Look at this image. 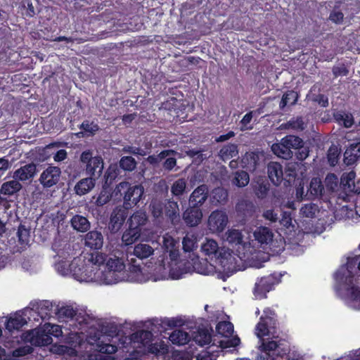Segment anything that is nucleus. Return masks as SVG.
Wrapping results in <instances>:
<instances>
[{"label":"nucleus","mask_w":360,"mask_h":360,"mask_svg":"<svg viewBox=\"0 0 360 360\" xmlns=\"http://www.w3.org/2000/svg\"><path fill=\"white\" fill-rule=\"evenodd\" d=\"M255 330L261 342L259 350L262 352L257 356V360H275L274 356L279 354L278 349L281 338L277 314L274 309L270 307L264 309Z\"/></svg>","instance_id":"1"},{"label":"nucleus","mask_w":360,"mask_h":360,"mask_svg":"<svg viewBox=\"0 0 360 360\" xmlns=\"http://www.w3.org/2000/svg\"><path fill=\"white\" fill-rule=\"evenodd\" d=\"M148 210L154 224L160 229L169 228L170 225L176 226L180 223L179 204L173 199L153 198Z\"/></svg>","instance_id":"2"},{"label":"nucleus","mask_w":360,"mask_h":360,"mask_svg":"<svg viewBox=\"0 0 360 360\" xmlns=\"http://www.w3.org/2000/svg\"><path fill=\"white\" fill-rule=\"evenodd\" d=\"M201 250L211 259H214L215 262L221 266L224 271L231 274L236 271V258L229 249L219 248L217 241L207 239Z\"/></svg>","instance_id":"3"},{"label":"nucleus","mask_w":360,"mask_h":360,"mask_svg":"<svg viewBox=\"0 0 360 360\" xmlns=\"http://www.w3.org/2000/svg\"><path fill=\"white\" fill-rule=\"evenodd\" d=\"M144 194L142 185L132 186L127 181L120 182L115 188L116 200H123V205L126 208L131 210L141 200Z\"/></svg>","instance_id":"4"},{"label":"nucleus","mask_w":360,"mask_h":360,"mask_svg":"<svg viewBox=\"0 0 360 360\" xmlns=\"http://www.w3.org/2000/svg\"><path fill=\"white\" fill-rule=\"evenodd\" d=\"M122 257L115 254L108 256L105 254L99 252H94L91 254L89 261L92 264L100 266L104 265L109 271L110 274H115V272H121L125 269L124 253L122 252Z\"/></svg>","instance_id":"5"},{"label":"nucleus","mask_w":360,"mask_h":360,"mask_svg":"<svg viewBox=\"0 0 360 360\" xmlns=\"http://www.w3.org/2000/svg\"><path fill=\"white\" fill-rule=\"evenodd\" d=\"M79 161L86 175L96 179L101 176L104 168L101 156H93L92 151L86 150L80 155Z\"/></svg>","instance_id":"6"},{"label":"nucleus","mask_w":360,"mask_h":360,"mask_svg":"<svg viewBox=\"0 0 360 360\" xmlns=\"http://www.w3.org/2000/svg\"><path fill=\"white\" fill-rule=\"evenodd\" d=\"M281 281V275L274 273L258 278L255 284L253 294L256 298H266V294L274 290L275 286Z\"/></svg>","instance_id":"7"},{"label":"nucleus","mask_w":360,"mask_h":360,"mask_svg":"<svg viewBox=\"0 0 360 360\" xmlns=\"http://www.w3.org/2000/svg\"><path fill=\"white\" fill-rule=\"evenodd\" d=\"M302 144H304V141L301 138L288 135L283 138L280 143L273 145L272 149L278 156L287 160L292 156L291 150H297Z\"/></svg>","instance_id":"8"},{"label":"nucleus","mask_w":360,"mask_h":360,"mask_svg":"<svg viewBox=\"0 0 360 360\" xmlns=\"http://www.w3.org/2000/svg\"><path fill=\"white\" fill-rule=\"evenodd\" d=\"M358 266L357 255L347 258L346 265L339 268L334 274L335 280L338 283H347V280L352 284L354 280L353 270Z\"/></svg>","instance_id":"9"},{"label":"nucleus","mask_w":360,"mask_h":360,"mask_svg":"<svg viewBox=\"0 0 360 360\" xmlns=\"http://www.w3.org/2000/svg\"><path fill=\"white\" fill-rule=\"evenodd\" d=\"M153 248L148 244L139 243L134 248L133 252L124 254V259H126L129 264L134 269H140V264L136 263V260L134 257L140 259H146L153 254Z\"/></svg>","instance_id":"10"},{"label":"nucleus","mask_w":360,"mask_h":360,"mask_svg":"<svg viewBox=\"0 0 360 360\" xmlns=\"http://www.w3.org/2000/svg\"><path fill=\"white\" fill-rule=\"evenodd\" d=\"M61 170L56 166H49L40 175L39 182L45 188L56 185L60 177Z\"/></svg>","instance_id":"11"},{"label":"nucleus","mask_w":360,"mask_h":360,"mask_svg":"<svg viewBox=\"0 0 360 360\" xmlns=\"http://www.w3.org/2000/svg\"><path fill=\"white\" fill-rule=\"evenodd\" d=\"M129 209L126 208L124 205L117 206L112 212L110 221H109V229L111 232H117L125 219L128 217Z\"/></svg>","instance_id":"12"},{"label":"nucleus","mask_w":360,"mask_h":360,"mask_svg":"<svg viewBox=\"0 0 360 360\" xmlns=\"http://www.w3.org/2000/svg\"><path fill=\"white\" fill-rule=\"evenodd\" d=\"M209 198V188L205 184H202L195 188L191 193L188 198V205L203 210L204 205Z\"/></svg>","instance_id":"13"},{"label":"nucleus","mask_w":360,"mask_h":360,"mask_svg":"<svg viewBox=\"0 0 360 360\" xmlns=\"http://www.w3.org/2000/svg\"><path fill=\"white\" fill-rule=\"evenodd\" d=\"M228 223V216L224 211H213L208 219L210 229L214 232H221L224 230Z\"/></svg>","instance_id":"14"},{"label":"nucleus","mask_w":360,"mask_h":360,"mask_svg":"<svg viewBox=\"0 0 360 360\" xmlns=\"http://www.w3.org/2000/svg\"><path fill=\"white\" fill-rule=\"evenodd\" d=\"M91 268L94 267L91 266ZM69 270L75 278L78 281H87L95 278L96 274L94 273V269H91L89 270V267L84 264L79 266L75 259L69 264Z\"/></svg>","instance_id":"15"},{"label":"nucleus","mask_w":360,"mask_h":360,"mask_svg":"<svg viewBox=\"0 0 360 360\" xmlns=\"http://www.w3.org/2000/svg\"><path fill=\"white\" fill-rule=\"evenodd\" d=\"M202 217V210L191 205H188L182 214L183 220L189 227H194L200 224Z\"/></svg>","instance_id":"16"},{"label":"nucleus","mask_w":360,"mask_h":360,"mask_svg":"<svg viewBox=\"0 0 360 360\" xmlns=\"http://www.w3.org/2000/svg\"><path fill=\"white\" fill-rule=\"evenodd\" d=\"M268 177L273 184L279 186L283 181L284 173L283 166L277 162H270L267 165Z\"/></svg>","instance_id":"17"},{"label":"nucleus","mask_w":360,"mask_h":360,"mask_svg":"<svg viewBox=\"0 0 360 360\" xmlns=\"http://www.w3.org/2000/svg\"><path fill=\"white\" fill-rule=\"evenodd\" d=\"M360 160V141L350 143L344 153V163L350 166Z\"/></svg>","instance_id":"18"},{"label":"nucleus","mask_w":360,"mask_h":360,"mask_svg":"<svg viewBox=\"0 0 360 360\" xmlns=\"http://www.w3.org/2000/svg\"><path fill=\"white\" fill-rule=\"evenodd\" d=\"M37 172V166L34 163L26 164L14 172L13 177L21 181L32 179Z\"/></svg>","instance_id":"19"},{"label":"nucleus","mask_w":360,"mask_h":360,"mask_svg":"<svg viewBox=\"0 0 360 360\" xmlns=\"http://www.w3.org/2000/svg\"><path fill=\"white\" fill-rule=\"evenodd\" d=\"M148 217L145 212L138 210L135 212L127 220L129 228L142 231L143 226L146 225Z\"/></svg>","instance_id":"20"},{"label":"nucleus","mask_w":360,"mask_h":360,"mask_svg":"<svg viewBox=\"0 0 360 360\" xmlns=\"http://www.w3.org/2000/svg\"><path fill=\"white\" fill-rule=\"evenodd\" d=\"M259 162L258 152H247L241 160V165L247 171L253 172L256 170Z\"/></svg>","instance_id":"21"},{"label":"nucleus","mask_w":360,"mask_h":360,"mask_svg":"<svg viewBox=\"0 0 360 360\" xmlns=\"http://www.w3.org/2000/svg\"><path fill=\"white\" fill-rule=\"evenodd\" d=\"M86 246L94 250H99L103 245V236L100 231H91L85 236Z\"/></svg>","instance_id":"22"},{"label":"nucleus","mask_w":360,"mask_h":360,"mask_svg":"<svg viewBox=\"0 0 360 360\" xmlns=\"http://www.w3.org/2000/svg\"><path fill=\"white\" fill-rule=\"evenodd\" d=\"M236 210L238 216L243 219L250 217L255 212L254 204L248 200H239L236 205Z\"/></svg>","instance_id":"23"},{"label":"nucleus","mask_w":360,"mask_h":360,"mask_svg":"<svg viewBox=\"0 0 360 360\" xmlns=\"http://www.w3.org/2000/svg\"><path fill=\"white\" fill-rule=\"evenodd\" d=\"M96 179L89 176L79 180L74 188L75 193L80 196L88 193L95 186Z\"/></svg>","instance_id":"24"},{"label":"nucleus","mask_w":360,"mask_h":360,"mask_svg":"<svg viewBox=\"0 0 360 360\" xmlns=\"http://www.w3.org/2000/svg\"><path fill=\"white\" fill-rule=\"evenodd\" d=\"M209 198L210 202L214 206L224 205L228 200V192L222 187H217L209 193Z\"/></svg>","instance_id":"25"},{"label":"nucleus","mask_w":360,"mask_h":360,"mask_svg":"<svg viewBox=\"0 0 360 360\" xmlns=\"http://www.w3.org/2000/svg\"><path fill=\"white\" fill-rule=\"evenodd\" d=\"M253 234L255 240L261 245H268L273 240L274 233L266 226L258 227Z\"/></svg>","instance_id":"26"},{"label":"nucleus","mask_w":360,"mask_h":360,"mask_svg":"<svg viewBox=\"0 0 360 360\" xmlns=\"http://www.w3.org/2000/svg\"><path fill=\"white\" fill-rule=\"evenodd\" d=\"M323 191L324 186L321 179L317 177L312 178L306 195H309V198H317L322 195Z\"/></svg>","instance_id":"27"},{"label":"nucleus","mask_w":360,"mask_h":360,"mask_svg":"<svg viewBox=\"0 0 360 360\" xmlns=\"http://www.w3.org/2000/svg\"><path fill=\"white\" fill-rule=\"evenodd\" d=\"M72 228L79 232H86L90 228V222L86 217L76 214L70 220Z\"/></svg>","instance_id":"28"},{"label":"nucleus","mask_w":360,"mask_h":360,"mask_svg":"<svg viewBox=\"0 0 360 360\" xmlns=\"http://www.w3.org/2000/svg\"><path fill=\"white\" fill-rule=\"evenodd\" d=\"M171 342L176 345H186L190 340L189 334L183 330H174L169 338Z\"/></svg>","instance_id":"29"},{"label":"nucleus","mask_w":360,"mask_h":360,"mask_svg":"<svg viewBox=\"0 0 360 360\" xmlns=\"http://www.w3.org/2000/svg\"><path fill=\"white\" fill-rule=\"evenodd\" d=\"M27 323L25 319L19 314H15L14 316L10 317L6 323V328L9 331L13 330H19Z\"/></svg>","instance_id":"30"},{"label":"nucleus","mask_w":360,"mask_h":360,"mask_svg":"<svg viewBox=\"0 0 360 360\" xmlns=\"http://www.w3.org/2000/svg\"><path fill=\"white\" fill-rule=\"evenodd\" d=\"M112 198H114V200H116L115 189L112 191L111 188L103 186V188L95 201V204L97 206L101 207L107 204Z\"/></svg>","instance_id":"31"},{"label":"nucleus","mask_w":360,"mask_h":360,"mask_svg":"<svg viewBox=\"0 0 360 360\" xmlns=\"http://www.w3.org/2000/svg\"><path fill=\"white\" fill-rule=\"evenodd\" d=\"M22 185L18 179L11 180L4 183L1 187V193L6 195H11L19 191Z\"/></svg>","instance_id":"32"},{"label":"nucleus","mask_w":360,"mask_h":360,"mask_svg":"<svg viewBox=\"0 0 360 360\" xmlns=\"http://www.w3.org/2000/svg\"><path fill=\"white\" fill-rule=\"evenodd\" d=\"M199 346L209 345L212 341V335L207 328H199L193 338Z\"/></svg>","instance_id":"33"},{"label":"nucleus","mask_w":360,"mask_h":360,"mask_svg":"<svg viewBox=\"0 0 360 360\" xmlns=\"http://www.w3.org/2000/svg\"><path fill=\"white\" fill-rule=\"evenodd\" d=\"M140 231L134 230V229L129 228L123 233L122 236V243L128 246L135 243L141 236Z\"/></svg>","instance_id":"34"},{"label":"nucleus","mask_w":360,"mask_h":360,"mask_svg":"<svg viewBox=\"0 0 360 360\" xmlns=\"http://www.w3.org/2000/svg\"><path fill=\"white\" fill-rule=\"evenodd\" d=\"M176 153H177V152L172 149L163 150L157 155H149L147 158V162H149L150 165H157L167 157L170 156V155L174 156Z\"/></svg>","instance_id":"35"},{"label":"nucleus","mask_w":360,"mask_h":360,"mask_svg":"<svg viewBox=\"0 0 360 360\" xmlns=\"http://www.w3.org/2000/svg\"><path fill=\"white\" fill-rule=\"evenodd\" d=\"M238 153V146L236 144H228L220 149L219 155L224 161H226L236 156Z\"/></svg>","instance_id":"36"},{"label":"nucleus","mask_w":360,"mask_h":360,"mask_svg":"<svg viewBox=\"0 0 360 360\" xmlns=\"http://www.w3.org/2000/svg\"><path fill=\"white\" fill-rule=\"evenodd\" d=\"M217 333L222 337L229 338L233 333V325L230 321H219L216 326Z\"/></svg>","instance_id":"37"},{"label":"nucleus","mask_w":360,"mask_h":360,"mask_svg":"<svg viewBox=\"0 0 360 360\" xmlns=\"http://www.w3.org/2000/svg\"><path fill=\"white\" fill-rule=\"evenodd\" d=\"M153 335L148 330H140L133 334V339L147 347L153 340Z\"/></svg>","instance_id":"38"},{"label":"nucleus","mask_w":360,"mask_h":360,"mask_svg":"<svg viewBox=\"0 0 360 360\" xmlns=\"http://www.w3.org/2000/svg\"><path fill=\"white\" fill-rule=\"evenodd\" d=\"M298 98L297 94L291 90L285 92L281 98V101L279 103V107L281 109H283L287 105H294L296 103Z\"/></svg>","instance_id":"39"},{"label":"nucleus","mask_w":360,"mask_h":360,"mask_svg":"<svg viewBox=\"0 0 360 360\" xmlns=\"http://www.w3.org/2000/svg\"><path fill=\"white\" fill-rule=\"evenodd\" d=\"M319 211L317 205L309 202L304 204L300 210V214L303 217L314 218L316 213Z\"/></svg>","instance_id":"40"},{"label":"nucleus","mask_w":360,"mask_h":360,"mask_svg":"<svg viewBox=\"0 0 360 360\" xmlns=\"http://www.w3.org/2000/svg\"><path fill=\"white\" fill-rule=\"evenodd\" d=\"M186 188V181L184 178H180L174 181L171 186V193L174 196L182 195Z\"/></svg>","instance_id":"41"},{"label":"nucleus","mask_w":360,"mask_h":360,"mask_svg":"<svg viewBox=\"0 0 360 360\" xmlns=\"http://www.w3.org/2000/svg\"><path fill=\"white\" fill-rule=\"evenodd\" d=\"M56 314L59 319H72L77 315V310L70 305H65L58 308Z\"/></svg>","instance_id":"42"},{"label":"nucleus","mask_w":360,"mask_h":360,"mask_svg":"<svg viewBox=\"0 0 360 360\" xmlns=\"http://www.w3.org/2000/svg\"><path fill=\"white\" fill-rule=\"evenodd\" d=\"M79 129L84 132L86 136H94L99 130V126L93 121L84 120L80 124Z\"/></svg>","instance_id":"43"},{"label":"nucleus","mask_w":360,"mask_h":360,"mask_svg":"<svg viewBox=\"0 0 360 360\" xmlns=\"http://www.w3.org/2000/svg\"><path fill=\"white\" fill-rule=\"evenodd\" d=\"M250 177L247 172L240 170L235 174L233 183L238 187H244L249 183Z\"/></svg>","instance_id":"44"},{"label":"nucleus","mask_w":360,"mask_h":360,"mask_svg":"<svg viewBox=\"0 0 360 360\" xmlns=\"http://www.w3.org/2000/svg\"><path fill=\"white\" fill-rule=\"evenodd\" d=\"M243 235L236 229H231L228 231L226 240L232 245H240L243 243Z\"/></svg>","instance_id":"45"},{"label":"nucleus","mask_w":360,"mask_h":360,"mask_svg":"<svg viewBox=\"0 0 360 360\" xmlns=\"http://www.w3.org/2000/svg\"><path fill=\"white\" fill-rule=\"evenodd\" d=\"M136 166V162L131 156H124L120 160V167L125 171H133Z\"/></svg>","instance_id":"46"},{"label":"nucleus","mask_w":360,"mask_h":360,"mask_svg":"<svg viewBox=\"0 0 360 360\" xmlns=\"http://www.w3.org/2000/svg\"><path fill=\"white\" fill-rule=\"evenodd\" d=\"M18 242L20 245H27L30 238V230L26 229L24 225L20 224L17 231Z\"/></svg>","instance_id":"47"},{"label":"nucleus","mask_w":360,"mask_h":360,"mask_svg":"<svg viewBox=\"0 0 360 360\" xmlns=\"http://www.w3.org/2000/svg\"><path fill=\"white\" fill-rule=\"evenodd\" d=\"M325 186L329 191H335L338 188V178L335 174L329 173L325 179Z\"/></svg>","instance_id":"48"},{"label":"nucleus","mask_w":360,"mask_h":360,"mask_svg":"<svg viewBox=\"0 0 360 360\" xmlns=\"http://www.w3.org/2000/svg\"><path fill=\"white\" fill-rule=\"evenodd\" d=\"M118 176V172L116 169L110 167L106 171L104 179L105 181L103 186L111 188L110 186Z\"/></svg>","instance_id":"49"},{"label":"nucleus","mask_w":360,"mask_h":360,"mask_svg":"<svg viewBox=\"0 0 360 360\" xmlns=\"http://www.w3.org/2000/svg\"><path fill=\"white\" fill-rule=\"evenodd\" d=\"M284 173L283 184L285 186H289L294 182L297 176L296 170L295 168L288 167L285 169Z\"/></svg>","instance_id":"50"},{"label":"nucleus","mask_w":360,"mask_h":360,"mask_svg":"<svg viewBox=\"0 0 360 360\" xmlns=\"http://www.w3.org/2000/svg\"><path fill=\"white\" fill-rule=\"evenodd\" d=\"M219 347L221 349H228L231 347H236L240 343V340L238 336L233 337L231 339L225 340H219L218 342Z\"/></svg>","instance_id":"51"},{"label":"nucleus","mask_w":360,"mask_h":360,"mask_svg":"<svg viewBox=\"0 0 360 360\" xmlns=\"http://www.w3.org/2000/svg\"><path fill=\"white\" fill-rule=\"evenodd\" d=\"M286 126L292 129L303 130L304 129V122L302 117H292L286 123Z\"/></svg>","instance_id":"52"},{"label":"nucleus","mask_w":360,"mask_h":360,"mask_svg":"<svg viewBox=\"0 0 360 360\" xmlns=\"http://www.w3.org/2000/svg\"><path fill=\"white\" fill-rule=\"evenodd\" d=\"M182 245H183V250L184 252H191L195 249V248L197 247L196 240L194 238H193L192 237H190L188 235H186L183 238Z\"/></svg>","instance_id":"53"},{"label":"nucleus","mask_w":360,"mask_h":360,"mask_svg":"<svg viewBox=\"0 0 360 360\" xmlns=\"http://www.w3.org/2000/svg\"><path fill=\"white\" fill-rule=\"evenodd\" d=\"M269 188L268 185L265 184L264 181L261 183L257 181V185L255 186L254 191L255 194L259 198H263L266 195L269 191Z\"/></svg>","instance_id":"54"},{"label":"nucleus","mask_w":360,"mask_h":360,"mask_svg":"<svg viewBox=\"0 0 360 360\" xmlns=\"http://www.w3.org/2000/svg\"><path fill=\"white\" fill-rule=\"evenodd\" d=\"M328 160L332 166H335L339 159L340 152L336 147H330L328 151Z\"/></svg>","instance_id":"55"},{"label":"nucleus","mask_w":360,"mask_h":360,"mask_svg":"<svg viewBox=\"0 0 360 360\" xmlns=\"http://www.w3.org/2000/svg\"><path fill=\"white\" fill-rule=\"evenodd\" d=\"M345 283L349 286L347 290L349 292L351 299L354 301H360V288L354 286L353 283L351 284L349 280Z\"/></svg>","instance_id":"56"},{"label":"nucleus","mask_w":360,"mask_h":360,"mask_svg":"<svg viewBox=\"0 0 360 360\" xmlns=\"http://www.w3.org/2000/svg\"><path fill=\"white\" fill-rule=\"evenodd\" d=\"M33 350L34 349L30 345L22 346L15 349L13 351V354L15 357H22L32 353Z\"/></svg>","instance_id":"57"},{"label":"nucleus","mask_w":360,"mask_h":360,"mask_svg":"<svg viewBox=\"0 0 360 360\" xmlns=\"http://www.w3.org/2000/svg\"><path fill=\"white\" fill-rule=\"evenodd\" d=\"M309 154V148L308 146H305L304 143L302 144V146L299 147L295 152L296 158L300 161L304 160Z\"/></svg>","instance_id":"58"},{"label":"nucleus","mask_w":360,"mask_h":360,"mask_svg":"<svg viewBox=\"0 0 360 360\" xmlns=\"http://www.w3.org/2000/svg\"><path fill=\"white\" fill-rule=\"evenodd\" d=\"M98 347L100 352L106 354H115L117 350V347L111 344H99L98 345Z\"/></svg>","instance_id":"59"},{"label":"nucleus","mask_w":360,"mask_h":360,"mask_svg":"<svg viewBox=\"0 0 360 360\" xmlns=\"http://www.w3.org/2000/svg\"><path fill=\"white\" fill-rule=\"evenodd\" d=\"M344 14L340 11L333 10L330 12L329 20L335 24H340L342 22Z\"/></svg>","instance_id":"60"},{"label":"nucleus","mask_w":360,"mask_h":360,"mask_svg":"<svg viewBox=\"0 0 360 360\" xmlns=\"http://www.w3.org/2000/svg\"><path fill=\"white\" fill-rule=\"evenodd\" d=\"M332 71L335 77H338L339 76H347L349 74V70L345 67L344 64L334 66L332 69Z\"/></svg>","instance_id":"61"},{"label":"nucleus","mask_w":360,"mask_h":360,"mask_svg":"<svg viewBox=\"0 0 360 360\" xmlns=\"http://www.w3.org/2000/svg\"><path fill=\"white\" fill-rule=\"evenodd\" d=\"M168 156L165 158V161L162 163V167L165 170L171 171L176 165V159L174 157Z\"/></svg>","instance_id":"62"},{"label":"nucleus","mask_w":360,"mask_h":360,"mask_svg":"<svg viewBox=\"0 0 360 360\" xmlns=\"http://www.w3.org/2000/svg\"><path fill=\"white\" fill-rule=\"evenodd\" d=\"M280 223L285 228H289L292 225L291 213L288 212H283Z\"/></svg>","instance_id":"63"},{"label":"nucleus","mask_w":360,"mask_h":360,"mask_svg":"<svg viewBox=\"0 0 360 360\" xmlns=\"http://www.w3.org/2000/svg\"><path fill=\"white\" fill-rule=\"evenodd\" d=\"M313 101L317 103L321 107H327L328 105V97L322 94H319L316 95L314 98Z\"/></svg>","instance_id":"64"}]
</instances>
